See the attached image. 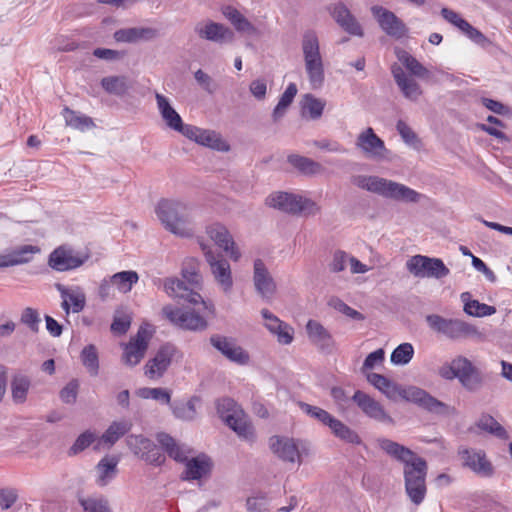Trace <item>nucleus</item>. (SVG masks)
Masks as SVG:
<instances>
[{
  "mask_svg": "<svg viewBox=\"0 0 512 512\" xmlns=\"http://www.w3.org/2000/svg\"><path fill=\"white\" fill-rule=\"evenodd\" d=\"M166 294L174 299L186 301L192 305L198 306L194 310H184L181 308L167 305L163 307L162 313L173 325L192 331H202L207 327V321L204 317L206 311L213 312V306L207 303L203 297L192 288H189L182 280L178 278H166L163 283Z\"/></svg>",
  "mask_w": 512,
  "mask_h": 512,
  "instance_id": "nucleus-1",
  "label": "nucleus"
},
{
  "mask_svg": "<svg viewBox=\"0 0 512 512\" xmlns=\"http://www.w3.org/2000/svg\"><path fill=\"white\" fill-rule=\"evenodd\" d=\"M157 441L170 458L184 464V469L180 475L181 480L188 482L200 481L210 475L213 463L206 454L194 455L190 446L176 441L166 433L158 434Z\"/></svg>",
  "mask_w": 512,
  "mask_h": 512,
  "instance_id": "nucleus-2",
  "label": "nucleus"
},
{
  "mask_svg": "<svg viewBox=\"0 0 512 512\" xmlns=\"http://www.w3.org/2000/svg\"><path fill=\"white\" fill-rule=\"evenodd\" d=\"M155 214L165 230L175 236L190 238L195 233V208L192 204L173 198H162L155 205Z\"/></svg>",
  "mask_w": 512,
  "mask_h": 512,
  "instance_id": "nucleus-3",
  "label": "nucleus"
},
{
  "mask_svg": "<svg viewBox=\"0 0 512 512\" xmlns=\"http://www.w3.org/2000/svg\"><path fill=\"white\" fill-rule=\"evenodd\" d=\"M352 182L357 187L384 198L408 203H417L422 195L410 187L379 176L357 175Z\"/></svg>",
  "mask_w": 512,
  "mask_h": 512,
  "instance_id": "nucleus-4",
  "label": "nucleus"
},
{
  "mask_svg": "<svg viewBox=\"0 0 512 512\" xmlns=\"http://www.w3.org/2000/svg\"><path fill=\"white\" fill-rule=\"evenodd\" d=\"M304 69L312 89H320L325 79L324 60L320 51L318 34L307 30L301 37Z\"/></svg>",
  "mask_w": 512,
  "mask_h": 512,
  "instance_id": "nucleus-5",
  "label": "nucleus"
},
{
  "mask_svg": "<svg viewBox=\"0 0 512 512\" xmlns=\"http://www.w3.org/2000/svg\"><path fill=\"white\" fill-rule=\"evenodd\" d=\"M217 412L220 418L238 435L239 438L253 442L255 432L249 417L244 410L231 398L217 401Z\"/></svg>",
  "mask_w": 512,
  "mask_h": 512,
  "instance_id": "nucleus-6",
  "label": "nucleus"
},
{
  "mask_svg": "<svg viewBox=\"0 0 512 512\" xmlns=\"http://www.w3.org/2000/svg\"><path fill=\"white\" fill-rule=\"evenodd\" d=\"M265 204L268 207L293 215L309 216L315 215L319 211L318 205L310 198L281 191L271 193L266 198Z\"/></svg>",
  "mask_w": 512,
  "mask_h": 512,
  "instance_id": "nucleus-7",
  "label": "nucleus"
},
{
  "mask_svg": "<svg viewBox=\"0 0 512 512\" xmlns=\"http://www.w3.org/2000/svg\"><path fill=\"white\" fill-rule=\"evenodd\" d=\"M200 246L214 283L223 294H231L234 276L230 262L222 254L214 251L210 245L201 243Z\"/></svg>",
  "mask_w": 512,
  "mask_h": 512,
  "instance_id": "nucleus-8",
  "label": "nucleus"
},
{
  "mask_svg": "<svg viewBox=\"0 0 512 512\" xmlns=\"http://www.w3.org/2000/svg\"><path fill=\"white\" fill-rule=\"evenodd\" d=\"M272 453L281 461L298 464L311 455V446L308 442L288 436L274 435L269 439Z\"/></svg>",
  "mask_w": 512,
  "mask_h": 512,
  "instance_id": "nucleus-9",
  "label": "nucleus"
},
{
  "mask_svg": "<svg viewBox=\"0 0 512 512\" xmlns=\"http://www.w3.org/2000/svg\"><path fill=\"white\" fill-rule=\"evenodd\" d=\"M426 323L435 333L440 334L450 340H460L469 337L478 336L477 328L458 318H445L438 314L427 315Z\"/></svg>",
  "mask_w": 512,
  "mask_h": 512,
  "instance_id": "nucleus-10",
  "label": "nucleus"
},
{
  "mask_svg": "<svg viewBox=\"0 0 512 512\" xmlns=\"http://www.w3.org/2000/svg\"><path fill=\"white\" fill-rule=\"evenodd\" d=\"M152 335V326L143 324L139 327L136 335L131 337L128 343L123 344L122 361L125 365L133 367L140 363L148 349Z\"/></svg>",
  "mask_w": 512,
  "mask_h": 512,
  "instance_id": "nucleus-11",
  "label": "nucleus"
},
{
  "mask_svg": "<svg viewBox=\"0 0 512 512\" xmlns=\"http://www.w3.org/2000/svg\"><path fill=\"white\" fill-rule=\"evenodd\" d=\"M406 268L413 276L418 278L441 279L450 273V270L441 259L423 255L412 256L406 262Z\"/></svg>",
  "mask_w": 512,
  "mask_h": 512,
  "instance_id": "nucleus-12",
  "label": "nucleus"
},
{
  "mask_svg": "<svg viewBox=\"0 0 512 512\" xmlns=\"http://www.w3.org/2000/svg\"><path fill=\"white\" fill-rule=\"evenodd\" d=\"M355 146L368 159L375 161L390 159V151L386 148L384 141L376 135L371 127L364 129L358 135Z\"/></svg>",
  "mask_w": 512,
  "mask_h": 512,
  "instance_id": "nucleus-13",
  "label": "nucleus"
},
{
  "mask_svg": "<svg viewBox=\"0 0 512 512\" xmlns=\"http://www.w3.org/2000/svg\"><path fill=\"white\" fill-rule=\"evenodd\" d=\"M397 396L436 414L449 413V407L446 404L437 400L425 390L415 386L399 387Z\"/></svg>",
  "mask_w": 512,
  "mask_h": 512,
  "instance_id": "nucleus-14",
  "label": "nucleus"
},
{
  "mask_svg": "<svg viewBox=\"0 0 512 512\" xmlns=\"http://www.w3.org/2000/svg\"><path fill=\"white\" fill-rule=\"evenodd\" d=\"M126 442L129 449L147 463L161 466L165 462V456L152 440L142 435H129Z\"/></svg>",
  "mask_w": 512,
  "mask_h": 512,
  "instance_id": "nucleus-15",
  "label": "nucleus"
},
{
  "mask_svg": "<svg viewBox=\"0 0 512 512\" xmlns=\"http://www.w3.org/2000/svg\"><path fill=\"white\" fill-rule=\"evenodd\" d=\"M89 256L86 253L60 246L49 256V266L56 271H68L82 266Z\"/></svg>",
  "mask_w": 512,
  "mask_h": 512,
  "instance_id": "nucleus-16",
  "label": "nucleus"
},
{
  "mask_svg": "<svg viewBox=\"0 0 512 512\" xmlns=\"http://www.w3.org/2000/svg\"><path fill=\"white\" fill-rule=\"evenodd\" d=\"M370 10L379 27L386 35L396 39L406 35L407 27L395 13L380 5H374Z\"/></svg>",
  "mask_w": 512,
  "mask_h": 512,
  "instance_id": "nucleus-17",
  "label": "nucleus"
},
{
  "mask_svg": "<svg viewBox=\"0 0 512 512\" xmlns=\"http://www.w3.org/2000/svg\"><path fill=\"white\" fill-rule=\"evenodd\" d=\"M206 234L232 261L241 259L242 253L225 225L212 223L206 227Z\"/></svg>",
  "mask_w": 512,
  "mask_h": 512,
  "instance_id": "nucleus-18",
  "label": "nucleus"
},
{
  "mask_svg": "<svg viewBox=\"0 0 512 512\" xmlns=\"http://www.w3.org/2000/svg\"><path fill=\"white\" fill-rule=\"evenodd\" d=\"M178 354L179 352L174 345L164 344L159 348L155 356L146 363L144 367L145 375L150 379L162 377Z\"/></svg>",
  "mask_w": 512,
  "mask_h": 512,
  "instance_id": "nucleus-19",
  "label": "nucleus"
},
{
  "mask_svg": "<svg viewBox=\"0 0 512 512\" xmlns=\"http://www.w3.org/2000/svg\"><path fill=\"white\" fill-rule=\"evenodd\" d=\"M194 31L200 39L218 44L231 43L234 40L232 30L212 20H204L196 23Z\"/></svg>",
  "mask_w": 512,
  "mask_h": 512,
  "instance_id": "nucleus-20",
  "label": "nucleus"
},
{
  "mask_svg": "<svg viewBox=\"0 0 512 512\" xmlns=\"http://www.w3.org/2000/svg\"><path fill=\"white\" fill-rule=\"evenodd\" d=\"M210 343L223 356L234 363L246 365L250 360L248 352H246L241 346L237 345L233 338L213 335L210 337Z\"/></svg>",
  "mask_w": 512,
  "mask_h": 512,
  "instance_id": "nucleus-21",
  "label": "nucleus"
},
{
  "mask_svg": "<svg viewBox=\"0 0 512 512\" xmlns=\"http://www.w3.org/2000/svg\"><path fill=\"white\" fill-rule=\"evenodd\" d=\"M253 284L256 292L263 299H271L277 289L274 278L260 258L255 259L253 263Z\"/></svg>",
  "mask_w": 512,
  "mask_h": 512,
  "instance_id": "nucleus-22",
  "label": "nucleus"
},
{
  "mask_svg": "<svg viewBox=\"0 0 512 512\" xmlns=\"http://www.w3.org/2000/svg\"><path fill=\"white\" fill-rule=\"evenodd\" d=\"M196 143L217 151H228V143L214 130L202 129L194 125H187L184 135Z\"/></svg>",
  "mask_w": 512,
  "mask_h": 512,
  "instance_id": "nucleus-23",
  "label": "nucleus"
},
{
  "mask_svg": "<svg viewBox=\"0 0 512 512\" xmlns=\"http://www.w3.org/2000/svg\"><path fill=\"white\" fill-rule=\"evenodd\" d=\"M55 288L62 299L61 308L69 315L72 313H80L86 305V295L80 286H65L63 284H55Z\"/></svg>",
  "mask_w": 512,
  "mask_h": 512,
  "instance_id": "nucleus-24",
  "label": "nucleus"
},
{
  "mask_svg": "<svg viewBox=\"0 0 512 512\" xmlns=\"http://www.w3.org/2000/svg\"><path fill=\"white\" fill-rule=\"evenodd\" d=\"M328 10L335 22L345 32L358 37L364 35L362 26L344 3L339 2L332 4L328 7Z\"/></svg>",
  "mask_w": 512,
  "mask_h": 512,
  "instance_id": "nucleus-25",
  "label": "nucleus"
},
{
  "mask_svg": "<svg viewBox=\"0 0 512 512\" xmlns=\"http://www.w3.org/2000/svg\"><path fill=\"white\" fill-rule=\"evenodd\" d=\"M352 400L367 417L383 423H393V419L385 412L382 405L365 392L357 390Z\"/></svg>",
  "mask_w": 512,
  "mask_h": 512,
  "instance_id": "nucleus-26",
  "label": "nucleus"
},
{
  "mask_svg": "<svg viewBox=\"0 0 512 512\" xmlns=\"http://www.w3.org/2000/svg\"><path fill=\"white\" fill-rule=\"evenodd\" d=\"M391 73L399 90L406 99L417 101L420 98L422 89L414 77L405 72L404 69L396 63L392 65Z\"/></svg>",
  "mask_w": 512,
  "mask_h": 512,
  "instance_id": "nucleus-27",
  "label": "nucleus"
},
{
  "mask_svg": "<svg viewBox=\"0 0 512 512\" xmlns=\"http://www.w3.org/2000/svg\"><path fill=\"white\" fill-rule=\"evenodd\" d=\"M261 315L264 319V326L277 337L280 344L288 345L293 341V328L281 321L268 309H262Z\"/></svg>",
  "mask_w": 512,
  "mask_h": 512,
  "instance_id": "nucleus-28",
  "label": "nucleus"
},
{
  "mask_svg": "<svg viewBox=\"0 0 512 512\" xmlns=\"http://www.w3.org/2000/svg\"><path fill=\"white\" fill-rule=\"evenodd\" d=\"M158 111L166 125L182 135L188 124H184L179 113L171 106L167 97L160 93L155 94Z\"/></svg>",
  "mask_w": 512,
  "mask_h": 512,
  "instance_id": "nucleus-29",
  "label": "nucleus"
},
{
  "mask_svg": "<svg viewBox=\"0 0 512 512\" xmlns=\"http://www.w3.org/2000/svg\"><path fill=\"white\" fill-rule=\"evenodd\" d=\"M119 457L105 455L95 466V483L99 487L107 486L118 474Z\"/></svg>",
  "mask_w": 512,
  "mask_h": 512,
  "instance_id": "nucleus-30",
  "label": "nucleus"
},
{
  "mask_svg": "<svg viewBox=\"0 0 512 512\" xmlns=\"http://www.w3.org/2000/svg\"><path fill=\"white\" fill-rule=\"evenodd\" d=\"M306 331L309 340L323 351H331L335 341L331 333L318 321L309 320L306 324Z\"/></svg>",
  "mask_w": 512,
  "mask_h": 512,
  "instance_id": "nucleus-31",
  "label": "nucleus"
},
{
  "mask_svg": "<svg viewBox=\"0 0 512 512\" xmlns=\"http://www.w3.org/2000/svg\"><path fill=\"white\" fill-rule=\"evenodd\" d=\"M379 447L387 453L389 456L394 459L402 462L405 465H408L411 462H414L415 459L420 458L417 456L412 450L409 448L394 442L387 438H381L378 440Z\"/></svg>",
  "mask_w": 512,
  "mask_h": 512,
  "instance_id": "nucleus-32",
  "label": "nucleus"
},
{
  "mask_svg": "<svg viewBox=\"0 0 512 512\" xmlns=\"http://www.w3.org/2000/svg\"><path fill=\"white\" fill-rule=\"evenodd\" d=\"M157 30L150 27H132L117 30L114 38L117 42L134 43L139 40H152L157 37Z\"/></svg>",
  "mask_w": 512,
  "mask_h": 512,
  "instance_id": "nucleus-33",
  "label": "nucleus"
},
{
  "mask_svg": "<svg viewBox=\"0 0 512 512\" xmlns=\"http://www.w3.org/2000/svg\"><path fill=\"white\" fill-rule=\"evenodd\" d=\"M326 100L307 93L300 102L301 116L308 120H319L324 112Z\"/></svg>",
  "mask_w": 512,
  "mask_h": 512,
  "instance_id": "nucleus-34",
  "label": "nucleus"
},
{
  "mask_svg": "<svg viewBox=\"0 0 512 512\" xmlns=\"http://www.w3.org/2000/svg\"><path fill=\"white\" fill-rule=\"evenodd\" d=\"M463 459L465 465L476 473L482 475H490L492 473V466L482 451L465 450L463 451Z\"/></svg>",
  "mask_w": 512,
  "mask_h": 512,
  "instance_id": "nucleus-35",
  "label": "nucleus"
},
{
  "mask_svg": "<svg viewBox=\"0 0 512 512\" xmlns=\"http://www.w3.org/2000/svg\"><path fill=\"white\" fill-rule=\"evenodd\" d=\"M223 15L230 21L238 32L253 35L257 32L255 26L236 8L227 6L223 9Z\"/></svg>",
  "mask_w": 512,
  "mask_h": 512,
  "instance_id": "nucleus-36",
  "label": "nucleus"
},
{
  "mask_svg": "<svg viewBox=\"0 0 512 512\" xmlns=\"http://www.w3.org/2000/svg\"><path fill=\"white\" fill-rule=\"evenodd\" d=\"M31 387V379L24 374H16L11 380V396L16 404H23L27 400L28 392Z\"/></svg>",
  "mask_w": 512,
  "mask_h": 512,
  "instance_id": "nucleus-37",
  "label": "nucleus"
},
{
  "mask_svg": "<svg viewBox=\"0 0 512 512\" xmlns=\"http://www.w3.org/2000/svg\"><path fill=\"white\" fill-rule=\"evenodd\" d=\"M457 379L468 390L474 391L481 385V377L472 363L464 358V364L461 366Z\"/></svg>",
  "mask_w": 512,
  "mask_h": 512,
  "instance_id": "nucleus-38",
  "label": "nucleus"
},
{
  "mask_svg": "<svg viewBox=\"0 0 512 512\" xmlns=\"http://www.w3.org/2000/svg\"><path fill=\"white\" fill-rule=\"evenodd\" d=\"M138 280L139 275L133 270L117 272L111 276V282L114 283L115 289L123 294L129 293Z\"/></svg>",
  "mask_w": 512,
  "mask_h": 512,
  "instance_id": "nucleus-39",
  "label": "nucleus"
},
{
  "mask_svg": "<svg viewBox=\"0 0 512 512\" xmlns=\"http://www.w3.org/2000/svg\"><path fill=\"white\" fill-rule=\"evenodd\" d=\"M131 423L128 421H114L107 428L100 438V441L107 444L108 447L113 446L122 436L131 429Z\"/></svg>",
  "mask_w": 512,
  "mask_h": 512,
  "instance_id": "nucleus-40",
  "label": "nucleus"
},
{
  "mask_svg": "<svg viewBox=\"0 0 512 512\" xmlns=\"http://www.w3.org/2000/svg\"><path fill=\"white\" fill-rule=\"evenodd\" d=\"M333 435L342 441H345L350 444H360L361 438L359 435L352 430L350 427H348L346 424H344L342 421H340L337 418H333L330 425L328 426Z\"/></svg>",
  "mask_w": 512,
  "mask_h": 512,
  "instance_id": "nucleus-41",
  "label": "nucleus"
},
{
  "mask_svg": "<svg viewBox=\"0 0 512 512\" xmlns=\"http://www.w3.org/2000/svg\"><path fill=\"white\" fill-rule=\"evenodd\" d=\"M182 277L195 287H200L202 284V276L200 274L199 261L194 257L186 258L182 265Z\"/></svg>",
  "mask_w": 512,
  "mask_h": 512,
  "instance_id": "nucleus-42",
  "label": "nucleus"
},
{
  "mask_svg": "<svg viewBox=\"0 0 512 512\" xmlns=\"http://www.w3.org/2000/svg\"><path fill=\"white\" fill-rule=\"evenodd\" d=\"M297 91V86L294 83H290L286 87L285 91L280 96V99L273 110L272 117L274 121H278L285 115L288 107L292 104L297 94Z\"/></svg>",
  "mask_w": 512,
  "mask_h": 512,
  "instance_id": "nucleus-43",
  "label": "nucleus"
},
{
  "mask_svg": "<svg viewBox=\"0 0 512 512\" xmlns=\"http://www.w3.org/2000/svg\"><path fill=\"white\" fill-rule=\"evenodd\" d=\"M368 381L379 391L385 394L388 398L394 399L397 397L399 387L394 382L381 374L371 373L367 376Z\"/></svg>",
  "mask_w": 512,
  "mask_h": 512,
  "instance_id": "nucleus-44",
  "label": "nucleus"
},
{
  "mask_svg": "<svg viewBox=\"0 0 512 512\" xmlns=\"http://www.w3.org/2000/svg\"><path fill=\"white\" fill-rule=\"evenodd\" d=\"M288 162L307 175H316L323 171V167L320 163L300 155H290Z\"/></svg>",
  "mask_w": 512,
  "mask_h": 512,
  "instance_id": "nucleus-45",
  "label": "nucleus"
},
{
  "mask_svg": "<svg viewBox=\"0 0 512 512\" xmlns=\"http://www.w3.org/2000/svg\"><path fill=\"white\" fill-rule=\"evenodd\" d=\"M62 115L68 126L81 131L88 130L94 126L92 119L88 116L79 114L68 107L63 109Z\"/></svg>",
  "mask_w": 512,
  "mask_h": 512,
  "instance_id": "nucleus-46",
  "label": "nucleus"
},
{
  "mask_svg": "<svg viewBox=\"0 0 512 512\" xmlns=\"http://www.w3.org/2000/svg\"><path fill=\"white\" fill-rule=\"evenodd\" d=\"M101 86L106 92L117 96L124 95L130 88L128 80L125 76L104 77L101 80Z\"/></svg>",
  "mask_w": 512,
  "mask_h": 512,
  "instance_id": "nucleus-47",
  "label": "nucleus"
},
{
  "mask_svg": "<svg viewBox=\"0 0 512 512\" xmlns=\"http://www.w3.org/2000/svg\"><path fill=\"white\" fill-rule=\"evenodd\" d=\"M399 61L405 66V68L409 71V75L412 77L418 78H426L429 76V71L425 68L415 57L408 54L407 52H402L398 55Z\"/></svg>",
  "mask_w": 512,
  "mask_h": 512,
  "instance_id": "nucleus-48",
  "label": "nucleus"
},
{
  "mask_svg": "<svg viewBox=\"0 0 512 512\" xmlns=\"http://www.w3.org/2000/svg\"><path fill=\"white\" fill-rule=\"evenodd\" d=\"M427 463L423 458L415 459L414 462L404 466V479L405 483L410 481H417L426 479Z\"/></svg>",
  "mask_w": 512,
  "mask_h": 512,
  "instance_id": "nucleus-49",
  "label": "nucleus"
},
{
  "mask_svg": "<svg viewBox=\"0 0 512 512\" xmlns=\"http://www.w3.org/2000/svg\"><path fill=\"white\" fill-rule=\"evenodd\" d=\"M15 266L22 265L30 262L36 253L40 252V249L31 244L22 245L9 250Z\"/></svg>",
  "mask_w": 512,
  "mask_h": 512,
  "instance_id": "nucleus-50",
  "label": "nucleus"
},
{
  "mask_svg": "<svg viewBox=\"0 0 512 512\" xmlns=\"http://www.w3.org/2000/svg\"><path fill=\"white\" fill-rule=\"evenodd\" d=\"M477 425L481 430L486 431L500 439L509 438L505 428L490 415H483L479 419Z\"/></svg>",
  "mask_w": 512,
  "mask_h": 512,
  "instance_id": "nucleus-51",
  "label": "nucleus"
},
{
  "mask_svg": "<svg viewBox=\"0 0 512 512\" xmlns=\"http://www.w3.org/2000/svg\"><path fill=\"white\" fill-rule=\"evenodd\" d=\"M299 407L301 411L304 412L306 415L317 420L319 423L327 427L330 425L331 421L334 418L332 414L318 406H313L305 402H300Z\"/></svg>",
  "mask_w": 512,
  "mask_h": 512,
  "instance_id": "nucleus-52",
  "label": "nucleus"
},
{
  "mask_svg": "<svg viewBox=\"0 0 512 512\" xmlns=\"http://www.w3.org/2000/svg\"><path fill=\"white\" fill-rule=\"evenodd\" d=\"M81 360L90 375L96 376L99 371V360L94 345L85 346L81 352Z\"/></svg>",
  "mask_w": 512,
  "mask_h": 512,
  "instance_id": "nucleus-53",
  "label": "nucleus"
},
{
  "mask_svg": "<svg viewBox=\"0 0 512 512\" xmlns=\"http://www.w3.org/2000/svg\"><path fill=\"white\" fill-rule=\"evenodd\" d=\"M414 355V348L411 343H402L391 353L390 360L394 365L408 364Z\"/></svg>",
  "mask_w": 512,
  "mask_h": 512,
  "instance_id": "nucleus-54",
  "label": "nucleus"
},
{
  "mask_svg": "<svg viewBox=\"0 0 512 512\" xmlns=\"http://www.w3.org/2000/svg\"><path fill=\"white\" fill-rule=\"evenodd\" d=\"M405 489L410 500L415 504L419 505L425 498L426 495V483L425 479L413 480L405 483Z\"/></svg>",
  "mask_w": 512,
  "mask_h": 512,
  "instance_id": "nucleus-55",
  "label": "nucleus"
},
{
  "mask_svg": "<svg viewBox=\"0 0 512 512\" xmlns=\"http://www.w3.org/2000/svg\"><path fill=\"white\" fill-rule=\"evenodd\" d=\"M195 399H190L187 402H175L171 405L174 416L181 420H192L195 418Z\"/></svg>",
  "mask_w": 512,
  "mask_h": 512,
  "instance_id": "nucleus-56",
  "label": "nucleus"
},
{
  "mask_svg": "<svg viewBox=\"0 0 512 512\" xmlns=\"http://www.w3.org/2000/svg\"><path fill=\"white\" fill-rule=\"evenodd\" d=\"M131 314L124 310H117L113 322L111 324V331L115 334H125L131 325Z\"/></svg>",
  "mask_w": 512,
  "mask_h": 512,
  "instance_id": "nucleus-57",
  "label": "nucleus"
},
{
  "mask_svg": "<svg viewBox=\"0 0 512 512\" xmlns=\"http://www.w3.org/2000/svg\"><path fill=\"white\" fill-rule=\"evenodd\" d=\"M97 438L96 433L87 430L83 433H81L73 445L70 447L68 454L70 456H74L79 454L80 452L84 451L86 448H88Z\"/></svg>",
  "mask_w": 512,
  "mask_h": 512,
  "instance_id": "nucleus-58",
  "label": "nucleus"
},
{
  "mask_svg": "<svg viewBox=\"0 0 512 512\" xmlns=\"http://www.w3.org/2000/svg\"><path fill=\"white\" fill-rule=\"evenodd\" d=\"M138 396L143 399H153L163 404H169L171 394L165 388H141L138 390Z\"/></svg>",
  "mask_w": 512,
  "mask_h": 512,
  "instance_id": "nucleus-59",
  "label": "nucleus"
},
{
  "mask_svg": "<svg viewBox=\"0 0 512 512\" xmlns=\"http://www.w3.org/2000/svg\"><path fill=\"white\" fill-rule=\"evenodd\" d=\"M463 310L466 314L474 317L491 316L496 312L495 307L480 303L477 300L467 302L466 307H463Z\"/></svg>",
  "mask_w": 512,
  "mask_h": 512,
  "instance_id": "nucleus-60",
  "label": "nucleus"
},
{
  "mask_svg": "<svg viewBox=\"0 0 512 512\" xmlns=\"http://www.w3.org/2000/svg\"><path fill=\"white\" fill-rule=\"evenodd\" d=\"M464 364V357H457L450 363L442 365L439 369V375L446 380H453L458 377L459 370Z\"/></svg>",
  "mask_w": 512,
  "mask_h": 512,
  "instance_id": "nucleus-61",
  "label": "nucleus"
},
{
  "mask_svg": "<svg viewBox=\"0 0 512 512\" xmlns=\"http://www.w3.org/2000/svg\"><path fill=\"white\" fill-rule=\"evenodd\" d=\"M329 305L352 320L361 321L364 319V316L360 312L348 306L339 298H332L329 301Z\"/></svg>",
  "mask_w": 512,
  "mask_h": 512,
  "instance_id": "nucleus-62",
  "label": "nucleus"
},
{
  "mask_svg": "<svg viewBox=\"0 0 512 512\" xmlns=\"http://www.w3.org/2000/svg\"><path fill=\"white\" fill-rule=\"evenodd\" d=\"M20 321L22 324L29 327V329L33 332L39 331V325L41 322L39 312L32 308V307H26L22 313Z\"/></svg>",
  "mask_w": 512,
  "mask_h": 512,
  "instance_id": "nucleus-63",
  "label": "nucleus"
},
{
  "mask_svg": "<svg viewBox=\"0 0 512 512\" xmlns=\"http://www.w3.org/2000/svg\"><path fill=\"white\" fill-rule=\"evenodd\" d=\"M80 504L85 512H110L107 501L102 498H83Z\"/></svg>",
  "mask_w": 512,
  "mask_h": 512,
  "instance_id": "nucleus-64",
  "label": "nucleus"
}]
</instances>
